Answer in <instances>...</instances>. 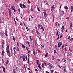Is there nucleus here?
I'll list each match as a JSON object with an SVG mask.
<instances>
[{"label":"nucleus","instance_id":"obj_1","mask_svg":"<svg viewBox=\"0 0 73 73\" xmlns=\"http://www.w3.org/2000/svg\"><path fill=\"white\" fill-rule=\"evenodd\" d=\"M20 5L21 8H23L22 7H23L24 8H27V7H26V6L25 5H24V4H22V3H20Z\"/></svg>","mask_w":73,"mask_h":73},{"label":"nucleus","instance_id":"obj_2","mask_svg":"<svg viewBox=\"0 0 73 73\" xmlns=\"http://www.w3.org/2000/svg\"><path fill=\"white\" fill-rule=\"evenodd\" d=\"M43 13L44 16V18H46V17H47V14H46V10H45L44 11Z\"/></svg>","mask_w":73,"mask_h":73},{"label":"nucleus","instance_id":"obj_3","mask_svg":"<svg viewBox=\"0 0 73 73\" xmlns=\"http://www.w3.org/2000/svg\"><path fill=\"white\" fill-rule=\"evenodd\" d=\"M54 8V6L53 5H52L51 8V11L52 12H53Z\"/></svg>","mask_w":73,"mask_h":73},{"label":"nucleus","instance_id":"obj_4","mask_svg":"<svg viewBox=\"0 0 73 73\" xmlns=\"http://www.w3.org/2000/svg\"><path fill=\"white\" fill-rule=\"evenodd\" d=\"M7 54L8 56L9 57H11V54H10V52L9 51V50H7Z\"/></svg>","mask_w":73,"mask_h":73},{"label":"nucleus","instance_id":"obj_5","mask_svg":"<svg viewBox=\"0 0 73 73\" xmlns=\"http://www.w3.org/2000/svg\"><path fill=\"white\" fill-rule=\"evenodd\" d=\"M58 45V48H60L62 45V43H61V42H59Z\"/></svg>","mask_w":73,"mask_h":73},{"label":"nucleus","instance_id":"obj_6","mask_svg":"<svg viewBox=\"0 0 73 73\" xmlns=\"http://www.w3.org/2000/svg\"><path fill=\"white\" fill-rule=\"evenodd\" d=\"M36 63H37L38 66L39 65H40V62H39V60H36Z\"/></svg>","mask_w":73,"mask_h":73},{"label":"nucleus","instance_id":"obj_7","mask_svg":"<svg viewBox=\"0 0 73 73\" xmlns=\"http://www.w3.org/2000/svg\"><path fill=\"white\" fill-rule=\"evenodd\" d=\"M63 68L64 69V71L65 72V73H67V71L66 70V68H65V67L64 66L63 67Z\"/></svg>","mask_w":73,"mask_h":73},{"label":"nucleus","instance_id":"obj_8","mask_svg":"<svg viewBox=\"0 0 73 73\" xmlns=\"http://www.w3.org/2000/svg\"><path fill=\"white\" fill-rule=\"evenodd\" d=\"M40 27L41 28V29H42V31L44 32V29L43 26H42V25H40Z\"/></svg>","mask_w":73,"mask_h":73},{"label":"nucleus","instance_id":"obj_9","mask_svg":"<svg viewBox=\"0 0 73 73\" xmlns=\"http://www.w3.org/2000/svg\"><path fill=\"white\" fill-rule=\"evenodd\" d=\"M72 22H71L70 23V29H71V28H72Z\"/></svg>","mask_w":73,"mask_h":73},{"label":"nucleus","instance_id":"obj_10","mask_svg":"<svg viewBox=\"0 0 73 73\" xmlns=\"http://www.w3.org/2000/svg\"><path fill=\"white\" fill-rule=\"evenodd\" d=\"M7 29L5 30V35L6 36H8V34H7Z\"/></svg>","mask_w":73,"mask_h":73},{"label":"nucleus","instance_id":"obj_11","mask_svg":"<svg viewBox=\"0 0 73 73\" xmlns=\"http://www.w3.org/2000/svg\"><path fill=\"white\" fill-rule=\"evenodd\" d=\"M64 26H62V28L61 29V32H63V31H64Z\"/></svg>","mask_w":73,"mask_h":73},{"label":"nucleus","instance_id":"obj_12","mask_svg":"<svg viewBox=\"0 0 73 73\" xmlns=\"http://www.w3.org/2000/svg\"><path fill=\"white\" fill-rule=\"evenodd\" d=\"M8 60H7V61L6 62V66H8Z\"/></svg>","mask_w":73,"mask_h":73},{"label":"nucleus","instance_id":"obj_13","mask_svg":"<svg viewBox=\"0 0 73 73\" xmlns=\"http://www.w3.org/2000/svg\"><path fill=\"white\" fill-rule=\"evenodd\" d=\"M73 5H72L71 7V12H73Z\"/></svg>","mask_w":73,"mask_h":73},{"label":"nucleus","instance_id":"obj_14","mask_svg":"<svg viewBox=\"0 0 73 73\" xmlns=\"http://www.w3.org/2000/svg\"><path fill=\"white\" fill-rule=\"evenodd\" d=\"M6 50H9V46H7L6 48Z\"/></svg>","mask_w":73,"mask_h":73},{"label":"nucleus","instance_id":"obj_15","mask_svg":"<svg viewBox=\"0 0 73 73\" xmlns=\"http://www.w3.org/2000/svg\"><path fill=\"white\" fill-rule=\"evenodd\" d=\"M38 68H39L40 69V70H41V66H40V65H39V66H38Z\"/></svg>","mask_w":73,"mask_h":73},{"label":"nucleus","instance_id":"obj_16","mask_svg":"<svg viewBox=\"0 0 73 73\" xmlns=\"http://www.w3.org/2000/svg\"><path fill=\"white\" fill-rule=\"evenodd\" d=\"M50 67V68L51 69H53L54 68L53 66L52 65V66H51Z\"/></svg>","mask_w":73,"mask_h":73},{"label":"nucleus","instance_id":"obj_17","mask_svg":"<svg viewBox=\"0 0 73 73\" xmlns=\"http://www.w3.org/2000/svg\"><path fill=\"white\" fill-rule=\"evenodd\" d=\"M30 10L31 11V12H33V9L32 8V6L31 7Z\"/></svg>","mask_w":73,"mask_h":73},{"label":"nucleus","instance_id":"obj_18","mask_svg":"<svg viewBox=\"0 0 73 73\" xmlns=\"http://www.w3.org/2000/svg\"><path fill=\"white\" fill-rule=\"evenodd\" d=\"M64 8L65 9H68V7L67 6H64Z\"/></svg>","mask_w":73,"mask_h":73},{"label":"nucleus","instance_id":"obj_19","mask_svg":"<svg viewBox=\"0 0 73 73\" xmlns=\"http://www.w3.org/2000/svg\"><path fill=\"white\" fill-rule=\"evenodd\" d=\"M22 48H23V49H25V46H24V44H22Z\"/></svg>","mask_w":73,"mask_h":73},{"label":"nucleus","instance_id":"obj_20","mask_svg":"<svg viewBox=\"0 0 73 73\" xmlns=\"http://www.w3.org/2000/svg\"><path fill=\"white\" fill-rule=\"evenodd\" d=\"M33 53L34 56H35V54H36V52L35 51V50L33 51Z\"/></svg>","mask_w":73,"mask_h":73},{"label":"nucleus","instance_id":"obj_21","mask_svg":"<svg viewBox=\"0 0 73 73\" xmlns=\"http://www.w3.org/2000/svg\"><path fill=\"white\" fill-rule=\"evenodd\" d=\"M15 7L13 6H11V9L13 10V9H14Z\"/></svg>","mask_w":73,"mask_h":73},{"label":"nucleus","instance_id":"obj_22","mask_svg":"<svg viewBox=\"0 0 73 73\" xmlns=\"http://www.w3.org/2000/svg\"><path fill=\"white\" fill-rule=\"evenodd\" d=\"M2 55L3 56H4V51L3 50L2 51Z\"/></svg>","mask_w":73,"mask_h":73},{"label":"nucleus","instance_id":"obj_23","mask_svg":"<svg viewBox=\"0 0 73 73\" xmlns=\"http://www.w3.org/2000/svg\"><path fill=\"white\" fill-rule=\"evenodd\" d=\"M58 31H59V29H58L57 31V33L56 34V36H57V35H58V34L59 32Z\"/></svg>","mask_w":73,"mask_h":73},{"label":"nucleus","instance_id":"obj_24","mask_svg":"<svg viewBox=\"0 0 73 73\" xmlns=\"http://www.w3.org/2000/svg\"><path fill=\"white\" fill-rule=\"evenodd\" d=\"M37 9L38 11H40V9H39V8H38V7L37 6Z\"/></svg>","mask_w":73,"mask_h":73},{"label":"nucleus","instance_id":"obj_25","mask_svg":"<svg viewBox=\"0 0 73 73\" xmlns=\"http://www.w3.org/2000/svg\"><path fill=\"white\" fill-rule=\"evenodd\" d=\"M14 56L16 55V51H14Z\"/></svg>","mask_w":73,"mask_h":73},{"label":"nucleus","instance_id":"obj_26","mask_svg":"<svg viewBox=\"0 0 73 73\" xmlns=\"http://www.w3.org/2000/svg\"><path fill=\"white\" fill-rule=\"evenodd\" d=\"M69 50L70 52H72V50H70V47L69 48Z\"/></svg>","mask_w":73,"mask_h":73},{"label":"nucleus","instance_id":"obj_27","mask_svg":"<svg viewBox=\"0 0 73 73\" xmlns=\"http://www.w3.org/2000/svg\"><path fill=\"white\" fill-rule=\"evenodd\" d=\"M42 67L43 69H44L45 68V67H44V64H42Z\"/></svg>","mask_w":73,"mask_h":73},{"label":"nucleus","instance_id":"obj_28","mask_svg":"<svg viewBox=\"0 0 73 73\" xmlns=\"http://www.w3.org/2000/svg\"><path fill=\"white\" fill-rule=\"evenodd\" d=\"M48 65L50 67H51V66H52V64H50V63H49L48 64Z\"/></svg>","mask_w":73,"mask_h":73},{"label":"nucleus","instance_id":"obj_29","mask_svg":"<svg viewBox=\"0 0 73 73\" xmlns=\"http://www.w3.org/2000/svg\"><path fill=\"white\" fill-rule=\"evenodd\" d=\"M12 13V12L9 13V15L10 17H11V14Z\"/></svg>","mask_w":73,"mask_h":73},{"label":"nucleus","instance_id":"obj_30","mask_svg":"<svg viewBox=\"0 0 73 73\" xmlns=\"http://www.w3.org/2000/svg\"><path fill=\"white\" fill-rule=\"evenodd\" d=\"M18 12H19V14H20V10L19 9H18Z\"/></svg>","mask_w":73,"mask_h":73},{"label":"nucleus","instance_id":"obj_31","mask_svg":"<svg viewBox=\"0 0 73 73\" xmlns=\"http://www.w3.org/2000/svg\"><path fill=\"white\" fill-rule=\"evenodd\" d=\"M36 32L37 34H39L40 33L38 32L37 31V30H36Z\"/></svg>","mask_w":73,"mask_h":73},{"label":"nucleus","instance_id":"obj_32","mask_svg":"<svg viewBox=\"0 0 73 73\" xmlns=\"http://www.w3.org/2000/svg\"><path fill=\"white\" fill-rule=\"evenodd\" d=\"M41 46H42V47L43 48H45V46L44 45H41Z\"/></svg>","mask_w":73,"mask_h":73},{"label":"nucleus","instance_id":"obj_33","mask_svg":"<svg viewBox=\"0 0 73 73\" xmlns=\"http://www.w3.org/2000/svg\"><path fill=\"white\" fill-rule=\"evenodd\" d=\"M0 34H1L2 36H4V34H3V33L1 32H0Z\"/></svg>","mask_w":73,"mask_h":73},{"label":"nucleus","instance_id":"obj_34","mask_svg":"<svg viewBox=\"0 0 73 73\" xmlns=\"http://www.w3.org/2000/svg\"><path fill=\"white\" fill-rule=\"evenodd\" d=\"M14 19L15 21V25H16V21L15 20V18H14Z\"/></svg>","mask_w":73,"mask_h":73},{"label":"nucleus","instance_id":"obj_35","mask_svg":"<svg viewBox=\"0 0 73 73\" xmlns=\"http://www.w3.org/2000/svg\"><path fill=\"white\" fill-rule=\"evenodd\" d=\"M3 70L4 72H5V68H4V67H3Z\"/></svg>","mask_w":73,"mask_h":73},{"label":"nucleus","instance_id":"obj_36","mask_svg":"<svg viewBox=\"0 0 73 73\" xmlns=\"http://www.w3.org/2000/svg\"><path fill=\"white\" fill-rule=\"evenodd\" d=\"M50 46L52 45V42L50 41Z\"/></svg>","mask_w":73,"mask_h":73},{"label":"nucleus","instance_id":"obj_37","mask_svg":"<svg viewBox=\"0 0 73 73\" xmlns=\"http://www.w3.org/2000/svg\"><path fill=\"white\" fill-rule=\"evenodd\" d=\"M23 58V61H26V60H25V57Z\"/></svg>","mask_w":73,"mask_h":73},{"label":"nucleus","instance_id":"obj_38","mask_svg":"<svg viewBox=\"0 0 73 73\" xmlns=\"http://www.w3.org/2000/svg\"><path fill=\"white\" fill-rule=\"evenodd\" d=\"M58 23V22H56V23H55V26L56 27H57V24Z\"/></svg>","mask_w":73,"mask_h":73},{"label":"nucleus","instance_id":"obj_39","mask_svg":"<svg viewBox=\"0 0 73 73\" xmlns=\"http://www.w3.org/2000/svg\"><path fill=\"white\" fill-rule=\"evenodd\" d=\"M2 46H4V42H3V43L2 42Z\"/></svg>","mask_w":73,"mask_h":73},{"label":"nucleus","instance_id":"obj_40","mask_svg":"<svg viewBox=\"0 0 73 73\" xmlns=\"http://www.w3.org/2000/svg\"><path fill=\"white\" fill-rule=\"evenodd\" d=\"M17 51H18V52L19 51V48L17 47Z\"/></svg>","mask_w":73,"mask_h":73},{"label":"nucleus","instance_id":"obj_41","mask_svg":"<svg viewBox=\"0 0 73 73\" xmlns=\"http://www.w3.org/2000/svg\"><path fill=\"white\" fill-rule=\"evenodd\" d=\"M28 3L29 4H30V1H29V0H28Z\"/></svg>","mask_w":73,"mask_h":73},{"label":"nucleus","instance_id":"obj_42","mask_svg":"<svg viewBox=\"0 0 73 73\" xmlns=\"http://www.w3.org/2000/svg\"><path fill=\"white\" fill-rule=\"evenodd\" d=\"M70 41H73V38H71L70 39Z\"/></svg>","mask_w":73,"mask_h":73},{"label":"nucleus","instance_id":"obj_43","mask_svg":"<svg viewBox=\"0 0 73 73\" xmlns=\"http://www.w3.org/2000/svg\"><path fill=\"white\" fill-rule=\"evenodd\" d=\"M26 29L27 31H29V29L27 27H26Z\"/></svg>","mask_w":73,"mask_h":73},{"label":"nucleus","instance_id":"obj_44","mask_svg":"<svg viewBox=\"0 0 73 73\" xmlns=\"http://www.w3.org/2000/svg\"><path fill=\"white\" fill-rule=\"evenodd\" d=\"M13 10H14V12L16 13V9H13Z\"/></svg>","mask_w":73,"mask_h":73},{"label":"nucleus","instance_id":"obj_45","mask_svg":"<svg viewBox=\"0 0 73 73\" xmlns=\"http://www.w3.org/2000/svg\"><path fill=\"white\" fill-rule=\"evenodd\" d=\"M25 57V56H24V55H23L22 56V58L23 59V58Z\"/></svg>","mask_w":73,"mask_h":73},{"label":"nucleus","instance_id":"obj_46","mask_svg":"<svg viewBox=\"0 0 73 73\" xmlns=\"http://www.w3.org/2000/svg\"><path fill=\"white\" fill-rule=\"evenodd\" d=\"M58 66L60 68H61L62 66L60 65H58Z\"/></svg>","mask_w":73,"mask_h":73},{"label":"nucleus","instance_id":"obj_47","mask_svg":"<svg viewBox=\"0 0 73 73\" xmlns=\"http://www.w3.org/2000/svg\"><path fill=\"white\" fill-rule=\"evenodd\" d=\"M38 25L39 28H40V24H38Z\"/></svg>","mask_w":73,"mask_h":73},{"label":"nucleus","instance_id":"obj_48","mask_svg":"<svg viewBox=\"0 0 73 73\" xmlns=\"http://www.w3.org/2000/svg\"><path fill=\"white\" fill-rule=\"evenodd\" d=\"M47 56H48V53H46L45 55V57H47Z\"/></svg>","mask_w":73,"mask_h":73},{"label":"nucleus","instance_id":"obj_49","mask_svg":"<svg viewBox=\"0 0 73 73\" xmlns=\"http://www.w3.org/2000/svg\"><path fill=\"white\" fill-rule=\"evenodd\" d=\"M30 41H32V37H31V36H30Z\"/></svg>","mask_w":73,"mask_h":73},{"label":"nucleus","instance_id":"obj_50","mask_svg":"<svg viewBox=\"0 0 73 73\" xmlns=\"http://www.w3.org/2000/svg\"><path fill=\"white\" fill-rule=\"evenodd\" d=\"M7 46H9V45L8 44V43H7Z\"/></svg>","mask_w":73,"mask_h":73},{"label":"nucleus","instance_id":"obj_51","mask_svg":"<svg viewBox=\"0 0 73 73\" xmlns=\"http://www.w3.org/2000/svg\"><path fill=\"white\" fill-rule=\"evenodd\" d=\"M24 68L25 70H26V68L25 67V65H24Z\"/></svg>","mask_w":73,"mask_h":73},{"label":"nucleus","instance_id":"obj_52","mask_svg":"<svg viewBox=\"0 0 73 73\" xmlns=\"http://www.w3.org/2000/svg\"><path fill=\"white\" fill-rule=\"evenodd\" d=\"M13 72H16V71L15 70V69H13Z\"/></svg>","mask_w":73,"mask_h":73},{"label":"nucleus","instance_id":"obj_53","mask_svg":"<svg viewBox=\"0 0 73 73\" xmlns=\"http://www.w3.org/2000/svg\"><path fill=\"white\" fill-rule=\"evenodd\" d=\"M60 37V35H58V38H57V40H58L59 39V37Z\"/></svg>","mask_w":73,"mask_h":73},{"label":"nucleus","instance_id":"obj_54","mask_svg":"<svg viewBox=\"0 0 73 73\" xmlns=\"http://www.w3.org/2000/svg\"><path fill=\"white\" fill-rule=\"evenodd\" d=\"M61 37H62V35H61L60 36V38L61 39Z\"/></svg>","mask_w":73,"mask_h":73},{"label":"nucleus","instance_id":"obj_55","mask_svg":"<svg viewBox=\"0 0 73 73\" xmlns=\"http://www.w3.org/2000/svg\"><path fill=\"white\" fill-rule=\"evenodd\" d=\"M31 32H32V33H33H33H34V31H33V30H32Z\"/></svg>","mask_w":73,"mask_h":73},{"label":"nucleus","instance_id":"obj_56","mask_svg":"<svg viewBox=\"0 0 73 73\" xmlns=\"http://www.w3.org/2000/svg\"><path fill=\"white\" fill-rule=\"evenodd\" d=\"M38 52H39V53H41V51H40L38 49Z\"/></svg>","mask_w":73,"mask_h":73},{"label":"nucleus","instance_id":"obj_57","mask_svg":"<svg viewBox=\"0 0 73 73\" xmlns=\"http://www.w3.org/2000/svg\"><path fill=\"white\" fill-rule=\"evenodd\" d=\"M35 28L36 29V30H37V27L35 26Z\"/></svg>","mask_w":73,"mask_h":73},{"label":"nucleus","instance_id":"obj_58","mask_svg":"<svg viewBox=\"0 0 73 73\" xmlns=\"http://www.w3.org/2000/svg\"><path fill=\"white\" fill-rule=\"evenodd\" d=\"M66 19H69V17H66Z\"/></svg>","mask_w":73,"mask_h":73},{"label":"nucleus","instance_id":"obj_59","mask_svg":"<svg viewBox=\"0 0 73 73\" xmlns=\"http://www.w3.org/2000/svg\"><path fill=\"white\" fill-rule=\"evenodd\" d=\"M44 65H46V62H45V61H44Z\"/></svg>","mask_w":73,"mask_h":73},{"label":"nucleus","instance_id":"obj_60","mask_svg":"<svg viewBox=\"0 0 73 73\" xmlns=\"http://www.w3.org/2000/svg\"><path fill=\"white\" fill-rule=\"evenodd\" d=\"M16 19L17 21H18V19H17V17H16Z\"/></svg>","mask_w":73,"mask_h":73},{"label":"nucleus","instance_id":"obj_61","mask_svg":"<svg viewBox=\"0 0 73 73\" xmlns=\"http://www.w3.org/2000/svg\"><path fill=\"white\" fill-rule=\"evenodd\" d=\"M52 60H54V56H53L52 58Z\"/></svg>","mask_w":73,"mask_h":73},{"label":"nucleus","instance_id":"obj_62","mask_svg":"<svg viewBox=\"0 0 73 73\" xmlns=\"http://www.w3.org/2000/svg\"><path fill=\"white\" fill-rule=\"evenodd\" d=\"M35 70L36 72H38V70L37 69H35Z\"/></svg>","mask_w":73,"mask_h":73},{"label":"nucleus","instance_id":"obj_63","mask_svg":"<svg viewBox=\"0 0 73 73\" xmlns=\"http://www.w3.org/2000/svg\"><path fill=\"white\" fill-rule=\"evenodd\" d=\"M51 72L52 73L53 72V70H52L51 71Z\"/></svg>","mask_w":73,"mask_h":73},{"label":"nucleus","instance_id":"obj_64","mask_svg":"<svg viewBox=\"0 0 73 73\" xmlns=\"http://www.w3.org/2000/svg\"><path fill=\"white\" fill-rule=\"evenodd\" d=\"M46 73H49V72H48V71H46Z\"/></svg>","mask_w":73,"mask_h":73}]
</instances>
